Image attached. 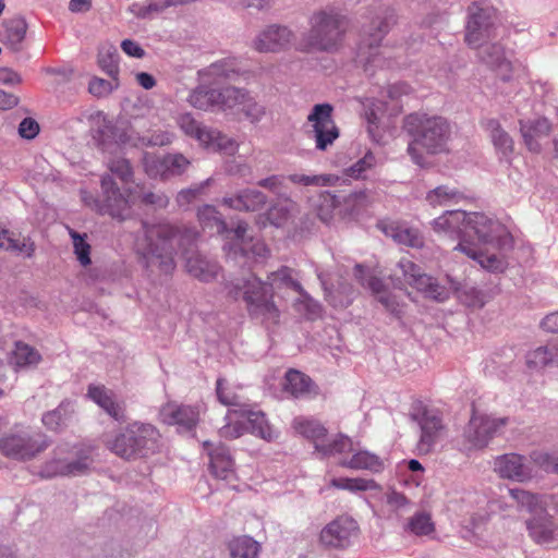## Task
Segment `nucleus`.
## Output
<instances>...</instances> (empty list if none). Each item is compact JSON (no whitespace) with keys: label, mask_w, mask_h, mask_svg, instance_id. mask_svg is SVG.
<instances>
[{"label":"nucleus","mask_w":558,"mask_h":558,"mask_svg":"<svg viewBox=\"0 0 558 558\" xmlns=\"http://www.w3.org/2000/svg\"><path fill=\"white\" fill-rule=\"evenodd\" d=\"M173 134L167 131H157L149 135H144L141 141L146 146H166L172 142Z\"/></svg>","instance_id":"25"},{"label":"nucleus","mask_w":558,"mask_h":558,"mask_svg":"<svg viewBox=\"0 0 558 558\" xmlns=\"http://www.w3.org/2000/svg\"><path fill=\"white\" fill-rule=\"evenodd\" d=\"M477 48L480 60L494 70L500 71L504 81H508L511 73V63L505 56V49L500 44L485 45L481 43Z\"/></svg>","instance_id":"12"},{"label":"nucleus","mask_w":558,"mask_h":558,"mask_svg":"<svg viewBox=\"0 0 558 558\" xmlns=\"http://www.w3.org/2000/svg\"><path fill=\"white\" fill-rule=\"evenodd\" d=\"M168 5H166V0L163 2L149 1L146 5H143L140 9L138 16L147 17L151 13H159L163 11Z\"/></svg>","instance_id":"31"},{"label":"nucleus","mask_w":558,"mask_h":558,"mask_svg":"<svg viewBox=\"0 0 558 558\" xmlns=\"http://www.w3.org/2000/svg\"><path fill=\"white\" fill-rule=\"evenodd\" d=\"M428 205L433 207L438 206H453L463 204L465 206L480 207L482 203L474 195H469L460 192L448 185H440L429 191L426 195Z\"/></svg>","instance_id":"10"},{"label":"nucleus","mask_w":558,"mask_h":558,"mask_svg":"<svg viewBox=\"0 0 558 558\" xmlns=\"http://www.w3.org/2000/svg\"><path fill=\"white\" fill-rule=\"evenodd\" d=\"M551 124L546 118L534 120H520V132L524 144L532 153H539L542 149L539 140L547 137L550 133Z\"/></svg>","instance_id":"11"},{"label":"nucleus","mask_w":558,"mask_h":558,"mask_svg":"<svg viewBox=\"0 0 558 558\" xmlns=\"http://www.w3.org/2000/svg\"><path fill=\"white\" fill-rule=\"evenodd\" d=\"M4 8H5L4 0H0V15L2 14Z\"/></svg>","instance_id":"41"},{"label":"nucleus","mask_w":558,"mask_h":558,"mask_svg":"<svg viewBox=\"0 0 558 558\" xmlns=\"http://www.w3.org/2000/svg\"><path fill=\"white\" fill-rule=\"evenodd\" d=\"M248 5H250V7H251V5H255V7H257L258 9H263V8L265 7L263 3L255 4L254 2L250 3Z\"/></svg>","instance_id":"42"},{"label":"nucleus","mask_w":558,"mask_h":558,"mask_svg":"<svg viewBox=\"0 0 558 558\" xmlns=\"http://www.w3.org/2000/svg\"><path fill=\"white\" fill-rule=\"evenodd\" d=\"M136 81L145 89H150L156 85V80L154 76L146 72L137 73Z\"/></svg>","instance_id":"35"},{"label":"nucleus","mask_w":558,"mask_h":558,"mask_svg":"<svg viewBox=\"0 0 558 558\" xmlns=\"http://www.w3.org/2000/svg\"><path fill=\"white\" fill-rule=\"evenodd\" d=\"M481 125L488 133L498 159L510 163L514 153V142L509 133L494 118L482 120Z\"/></svg>","instance_id":"8"},{"label":"nucleus","mask_w":558,"mask_h":558,"mask_svg":"<svg viewBox=\"0 0 558 558\" xmlns=\"http://www.w3.org/2000/svg\"><path fill=\"white\" fill-rule=\"evenodd\" d=\"M247 90L234 86L219 88L218 110H236L240 111L243 100L247 95Z\"/></svg>","instance_id":"16"},{"label":"nucleus","mask_w":558,"mask_h":558,"mask_svg":"<svg viewBox=\"0 0 558 558\" xmlns=\"http://www.w3.org/2000/svg\"><path fill=\"white\" fill-rule=\"evenodd\" d=\"M332 112L333 107L330 104H317L307 116L311 125L308 136L315 141L318 150H326L340 135Z\"/></svg>","instance_id":"5"},{"label":"nucleus","mask_w":558,"mask_h":558,"mask_svg":"<svg viewBox=\"0 0 558 558\" xmlns=\"http://www.w3.org/2000/svg\"><path fill=\"white\" fill-rule=\"evenodd\" d=\"M119 51L113 46L105 47L98 52L99 68L112 80L119 78Z\"/></svg>","instance_id":"17"},{"label":"nucleus","mask_w":558,"mask_h":558,"mask_svg":"<svg viewBox=\"0 0 558 558\" xmlns=\"http://www.w3.org/2000/svg\"><path fill=\"white\" fill-rule=\"evenodd\" d=\"M266 203L267 196L256 189H244L222 199V205L230 209H256Z\"/></svg>","instance_id":"13"},{"label":"nucleus","mask_w":558,"mask_h":558,"mask_svg":"<svg viewBox=\"0 0 558 558\" xmlns=\"http://www.w3.org/2000/svg\"><path fill=\"white\" fill-rule=\"evenodd\" d=\"M257 185L271 192H278L281 186V178L279 175H270L259 180Z\"/></svg>","instance_id":"34"},{"label":"nucleus","mask_w":558,"mask_h":558,"mask_svg":"<svg viewBox=\"0 0 558 558\" xmlns=\"http://www.w3.org/2000/svg\"><path fill=\"white\" fill-rule=\"evenodd\" d=\"M290 181L296 184H302L305 186L308 185H322L326 182L325 177L323 175H306V174H291L289 177Z\"/></svg>","instance_id":"28"},{"label":"nucleus","mask_w":558,"mask_h":558,"mask_svg":"<svg viewBox=\"0 0 558 558\" xmlns=\"http://www.w3.org/2000/svg\"><path fill=\"white\" fill-rule=\"evenodd\" d=\"M4 44L13 51L22 50V44L27 32V23L24 17L15 16L3 22Z\"/></svg>","instance_id":"14"},{"label":"nucleus","mask_w":558,"mask_h":558,"mask_svg":"<svg viewBox=\"0 0 558 558\" xmlns=\"http://www.w3.org/2000/svg\"><path fill=\"white\" fill-rule=\"evenodd\" d=\"M131 197L133 205L154 206L161 209L169 204V198L163 193H155L145 189L134 192Z\"/></svg>","instance_id":"18"},{"label":"nucleus","mask_w":558,"mask_h":558,"mask_svg":"<svg viewBox=\"0 0 558 558\" xmlns=\"http://www.w3.org/2000/svg\"><path fill=\"white\" fill-rule=\"evenodd\" d=\"M189 165L190 161L181 154H169L160 160L162 174L166 177L182 174Z\"/></svg>","instance_id":"19"},{"label":"nucleus","mask_w":558,"mask_h":558,"mask_svg":"<svg viewBox=\"0 0 558 558\" xmlns=\"http://www.w3.org/2000/svg\"><path fill=\"white\" fill-rule=\"evenodd\" d=\"M102 201L94 199L86 191H82V199L86 206H96V209H123L128 201L123 196L116 181L110 174H105L100 181Z\"/></svg>","instance_id":"7"},{"label":"nucleus","mask_w":558,"mask_h":558,"mask_svg":"<svg viewBox=\"0 0 558 558\" xmlns=\"http://www.w3.org/2000/svg\"><path fill=\"white\" fill-rule=\"evenodd\" d=\"M197 209H206V210H209V209H215V207H214L213 205L205 204V205H203L202 207H198Z\"/></svg>","instance_id":"40"},{"label":"nucleus","mask_w":558,"mask_h":558,"mask_svg":"<svg viewBox=\"0 0 558 558\" xmlns=\"http://www.w3.org/2000/svg\"><path fill=\"white\" fill-rule=\"evenodd\" d=\"M178 124L184 134L194 137L199 144L207 148L226 153H233L235 150L233 140L215 129L202 125L190 113L181 114L178 118Z\"/></svg>","instance_id":"6"},{"label":"nucleus","mask_w":558,"mask_h":558,"mask_svg":"<svg viewBox=\"0 0 558 558\" xmlns=\"http://www.w3.org/2000/svg\"><path fill=\"white\" fill-rule=\"evenodd\" d=\"M239 112L244 113L251 122H258L265 116V107L247 93Z\"/></svg>","instance_id":"22"},{"label":"nucleus","mask_w":558,"mask_h":558,"mask_svg":"<svg viewBox=\"0 0 558 558\" xmlns=\"http://www.w3.org/2000/svg\"><path fill=\"white\" fill-rule=\"evenodd\" d=\"M554 157L558 160V138H554Z\"/></svg>","instance_id":"39"},{"label":"nucleus","mask_w":558,"mask_h":558,"mask_svg":"<svg viewBox=\"0 0 558 558\" xmlns=\"http://www.w3.org/2000/svg\"><path fill=\"white\" fill-rule=\"evenodd\" d=\"M22 82L21 75L10 68H0V84L19 85Z\"/></svg>","instance_id":"29"},{"label":"nucleus","mask_w":558,"mask_h":558,"mask_svg":"<svg viewBox=\"0 0 558 558\" xmlns=\"http://www.w3.org/2000/svg\"><path fill=\"white\" fill-rule=\"evenodd\" d=\"M227 65H228L227 61H219V62L213 63L210 65V71L213 74L229 77L230 72H233V70L227 68Z\"/></svg>","instance_id":"37"},{"label":"nucleus","mask_w":558,"mask_h":558,"mask_svg":"<svg viewBox=\"0 0 558 558\" xmlns=\"http://www.w3.org/2000/svg\"><path fill=\"white\" fill-rule=\"evenodd\" d=\"M209 184V180H206L203 183L195 184L190 186L189 189L182 190L179 192L177 196V203L180 207L187 206L194 204L198 201L203 199L205 195L206 189Z\"/></svg>","instance_id":"20"},{"label":"nucleus","mask_w":558,"mask_h":558,"mask_svg":"<svg viewBox=\"0 0 558 558\" xmlns=\"http://www.w3.org/2000/svg\"><path fill=\"white\" fill-rule=\"evenodd\" d=\"M185 0H166V5L171 7V5H175V4H181V3H184Z\"/></svg>","instance_id":"38"},{"label":"nucleus","mask_w":558,"mask_h":558,"mask_svg":"<svg viewBox=\"0 0 558 558\" xmlns=\"http://www.w3.org/2000/svg\"><path fill=\"white\" fill-rule=\"evenodd\" d=\"M90 0H71L69 2V10L74 13L86 12L90 9Z\"/></svg>","instance_id":"36"},{"label":"nucleus","mask_w":558,"mask_h":558,"mask_svg":"<svg viewBox=\"0 0 558 558\" xmlns=\"http://www.w3.org/2000/svg\"><path fill=\"white\" fill-rule=\"evenodd\" d=\"M122 50L131 57L142 58L145 54L144 49L134 40L124 39L121 43Z\"/></svg>","instance_id":"30"},{"label":"nucleus","mask_w":558,"mask_h":558,"mask_svg":"<svg viewBox=\"0 0 558 558\" xmlns=\"http://www.w3.org/2000/svg\"><path fill=\"white\" fill-rule=\"evenodd\" d=\"M403 130L411 137L407 151L417 166L426 162L425 154L437 155L448 150L451 128L442 117L410 113L403 120Z\"/></svg>","instance_id":"1"},{"label":"nucleus","mask_w":558,"mask_h":558,"mask_svg":"<svg viewBox=\"0 0 558 558\" xmlns=\"http://www.w3.org/2000/svg\"><path fill=\"white\" fill-rule=\"evenodd\" d=\"M496 10L485 1L472 2L469 7V20L465 29V41L471 47L496 37Z\"/></svg>","instance_id":"4"},{"label":"nucleus","mask_w":558,"mask_h":558,"mask_svg":"<svg viewBox=\"0 0 558 558\" xmlns=\"http://www.w3.org/2000/svg\"><path fill=\"white\" fill-rule=\"evenodd\" d=\"M311 29L303 36L301 46L305 51H333L341 45L348 19L336 9L315 12L310 19Z\"/></svg>","instance_id":"2"},{"label":"nucleus","mask_w":558,"mask_h":558,"mask_svg":"<svg viewBox=\"0 0 558 558\" xmlns=\"http://www.w3.org/2000/svg\"><path fill=\"white\" fill-rule=\"evenodd\" d=\"M19 97L0 89V110H9L17 106Z\"/></svg>","instance_id":"33"},{"label":"nucleus","mask_w":558,"mask_h":558,"mask_svg":"<svg viewBox=\"0 0 558 558\" xmlns=\"http://www.w3.org/2000/svg\"><path fill=\"white\" fill-rule=\"evenodd\" d=\"M384 105L380 101H372L365 111L367 131L373 136L375 134V131L378 129V124L384 114Z\"/></svg>","instance_id":"23"},{"label":"nucleus","mask_w":558,"mask_h":558,"mask_svg":"<svg viewBox=\"0 0 558 558\" xmlns=\"http://www.w3.org/2000/svg\"><path fill=\"white\" fill-rule=\"evenodd\" d=\"M374 162V155L372 153H367L363 158L350 167L349 174L354 179H360L366 170L373 167Z\"/></svg>","instance_id":"26"},{"label":"nucleus","mask_w":558,"mask_h":558,"mask_svg":"<svg viewBox=\"0 0 558 558\" xmlns=\"http://www.w3.org/2000/svg\"><path fill=\"white\" fill-rule=\"evenodd\" d=\"M397 23V13L390 7H379L375 10L367 23L362 26V41L359 56L365 59L366 64L376 63L377 53L373 52L380 46L385 36Z\"/></svg>","instance_id":"3"},{"label":"nucleus","mask_w":558,"mask_h":558,"mask_svg":"<svg viewBox=\"0 0 558 558\" xmlns=\"http://www.w3.org/2000/svg\"><path fill=\"white\" fill-rule=\"evenodd\" d=\"M39 133V124L33 118H25L19 125V134L26 140L35 138Z\"/></svg>","instance_id":"27"},{"label":"nucleus","mask_w":558,"mask_h":558,"mask_svg":"<svg viewBox=\"0 0 558 558\" xmlns=\"http://www.w3.org/2000/svg\"><path fill=\"white\" fill-rule=\"evenodd\" d=\"M219 88L198 86L189 96V102L201 110H218Z\"/></svg>","instance_id":"15"},{"label":"nucleus","mask_w":558,"mask_h":558,"mask_svg":"<svg viewBox=\"0 0 558 558\" xmlns=\"http://www.w3.org/2000/svg\"><path fill=\"white\" fill-rule=\"evenodd\" d=\"M109 169L112 174L117 175L122 182H129L132 179L133 171L129 160L120 158L110 162Z\"/></svg>","instance_id":"24"},{"label":"nucleus","mask_w":558,"mask_h":558,"mask_svg":"<svg viewBox=\"0 0 558 558\" xmlns=\"http://www.w3.org/2000/svg\"><path fill=\"white\" fill-rule=\"evenodd\" d=\"M292 37L288 27L270 25L255 38L254 48L259 52H277L289 47Z\"/></svg>","instance_id":"9"},{"label":"nucleus","mask_w":558,"mask_h":558,"mask_svg":"<svg viewBox=\"0 0 558 558\" xmlns=\"http://www.w3.org/2000/svg\"><path fill=\"white\" fill-rule=\"evenodd\" d=\"M119 85V78L107 81L100 77H93L88 84V90L96 97H105L117 89Z\"/></svg>","instance_id":"21"},{"label":"nucleus","mask_w":558,"mask_h":558,"mask_svg":"<svg viewBox=\"0 0 558 558\" xmlns=\"http://www.w3.org/2000/svg\"><path fill=\"white\" fill-rule=\"evenodd\" d=\"M411 90V87L407 83H396L388 87L387 96L390 99H398L402 95H408Z\"/></svg>","instance_id":"32"}]
</instances>
